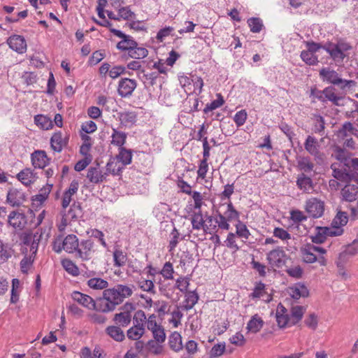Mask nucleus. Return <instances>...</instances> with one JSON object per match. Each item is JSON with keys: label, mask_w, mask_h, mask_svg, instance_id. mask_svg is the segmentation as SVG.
Masks as SVG:
<instances>
[{"label": "nucleus", "mask_w": 358, "mask_h": 358, "mask_svg": "<svg viewBox=\"0 0 358 358\" xmlns=\"http://www.w3.org/2000/svg\"><path fill=\"white\" fill-rule=\"evenodd\" d=\"M132 294V289L123 285L106 289L103 292V297L95 301L94 310L101 313L113 311L125 298L131 296Z\"/></svg>", "instance_id": "1"}, {"label": "nucleus", "mask_w": 358, "mask_h": 358, "mask_svg": "<svg viewBox=\"0 0 358 358\" xmlns=\"http://www.w3.org/2000/svg\"><path fill=\"white\" fill-rule=\"evenodd\" d=\"M319 75L324 82L338 87L341 91L351 88L355 83L354 80L343 79L336 71L329 67L320 69Z\"/></svg>", "instance_id": "2"}, {"label": "nucleus", "mask_w": 358, "mask_h": 358, "mask_svg": "<svg viewBox=\"0 0 358 358\" xmlns=\"http://www.w3.org/2000/svg\"><path fill=\"white\" fill-rule=\"evenodd\" d=\"M315 230V233L310 236V238L313 243L317 244L324 243L328 236H338L343 233V228L336 227H317Z\"/></svg>", "instance_id": "3"}, {"label": "nucleus", "mask_w": 358, "mask_h": 358, "mask_svg": "<svg viewBox=\"0 0 358 358\" xmlns=\"http://www.w3.org/2000/svg\"><path fill=\"white\" fill-rule=\"evenodd\" d=\"M336 89L333 86L325 87L323 90H318L315 87L310 90V96L317 98L321 101H325V99L332 102L335 106H339L338 101L342 99L335 93Z\"/></svg>", "instance_id": "4"}, {"label": "nucleus", "mask_w": 358, "mask_h": 358, "mask_svg": "<svg viewBox=\"0 0 358 358\" xmlns=\"http://www.w3.org/2000/svg\"><path fill=\"white\" fill-rule=\"evenodd\" d=\"M286 257L285 252L280 248L272 250L266 255V260L272 268H282L285 264Z\"/></svg>", "instance_id": "5"}, {"label": "nucleus", "mask_w": 358, "mask_h": 358, "mask_svg": "<svg viewBox=\"0 0 358 358\" xmlns=\"http://www.w3.org/2000/svg\"><path fill=\"white\" fill-rule=\"evenodd\" d=\"M306 211L313 218L322 217L324 211V203L315 197H312L306 201Z\"/></svg>", "instance_id": "6"}, {"label": "nucleus", "mask_w": 358, "mask_h": 358, "mask_svg": "<svg viewBox=\"0 0 358 358\" xmlns=\"http://www.w3.org/2000/svg\"><path fill=\"white\" fill-rule=\"evenodd\" d=\"M137 87V82L134 79L128 78H121L118 83L117 92L123 98L129 97Z\"/></svg>", "instance_id": "7"}, {"label": "nucleus", "mask_w": 358, "mask_h": 358, "mask_svg": "<svg viewBox=\"0 0 358 358\" xmlns=\"http://www.w3.org/2000/svg\"><path fill=\"white\" fill-rule=\"evenodd\" d=\"M8 222L15 230L21 231L26 227L27 220L24 213L13 210L8 215Z\"/></svg>", "instance_id": "8"}, {"label": "nucleus", "mask_w": 358, "mask_h": 358, "mask_svg": "<svg viewBox=\"0 0 358 358\" xmlns=\"http://www.w3.org/2000/svg\"><path fill=\"white\" fill-rule=\"evenodd\" d=\"M304 148L315 159L322 160L323 154L320 151V144L316 138L308 136L304 143Z\"/></svg>", "instance_id": "9"}, {"label": "nucleus", "mask_w": 358, "mask_h": 358, "mask_svg": "<svg viewBox=\"0 0 358 358\" xmlns=\"http://www.w3.org/2000/svg\"><path fill=\"white\" fill-rule=\"evenodd\" d=\"M301 252L302 259L306 263L312 264L317 261L322 266L327 264L326 259L323 256L317 257L316 254L313 251V249H311L308 244L306 245L305 248H301Z\"/></svg>", "instance_id": "10"}, {"label": "nucleus", "mask_w": 358, "mask_h": 358, "mask_svg": "<svg viewBox=\"0 0 358 358\" xmlns=\"http://www.w3.org/2000/svg\"><path fill=\"white\" fill-rule=\"evenodd\" d=\"M93 242L90 240L83 241L78 244L76 256L82 260H89L92 257Z\"/></svg>", "instance_id": "11"}, {"label": "nucleus", "mask_w": 358, "mask_h": 358, "mask_svg": "<svg viewBox=\"0 0 358 358\" xmlns=\"http://www.w3.org/2000/svg\"><path fill=\"white\" fill-rule=\"evenodd\" d=\"M250 297L252 299H262L266 303L270 302L273 299L272 295L268 293L266 285L262 282H259L255 285L252 292L250 294Z\"/></svg>", "instance_id": "12"}, {"label": "nucleus", "mask_w": 358, "mask_h": 358, "mask_svg": "<svg viewBox=\"0 0 358 358\" xmlns=\"http://www.w3.org/2000/svg\"><path fill=\"white\" fill-rule=\"evenodd\" d=\"M7 43L9 47L18 53H24L27 50V43L24 38L20 35L10 36Z\"/></svg>", "instance_id": "13"}, {"label": "nucleus", "mask_w": 358, "mask_h": 358, "mask_svg": "<svg viewBox=\"0 0 358 358\" xmlns=\"http://www.w3.org/2000/svg\"><path fill=\"white\" fill-rule=\"evenodd\" d=\"M31 159L36 169H44L49 164V159L44 150H35L31 155Z\"/></svg>", "instance_id": "14"}, {"label": "nucleus", "mask_w": 358, "mask_h": 358, "mask_svg": "<svg viewBox=\"0 0 358 358\" xmlns=\"http://www.w3.org/2000/svg\"><path fill=\"white\" fill-rule=\"evenodd\" d=\"M298 188L305 193H312L314 188L313 180L304 173L298 175L296 181Z\"/></svg>", "instance_id": "15"}, {"label": "nucleus", "mask_w": 358, "mask_h": 358, "mask_svg": "<svg viewBox=\"0 0 358 358\" xmlns=\"http://www.w3.org/2000/svg\"><path fill=\"white\" fill-rule=\"evenodd\" d=\"M323 49L329 54L334 62H342L347 56L345 53L341 51L336 43H327L324 45Z\"/></svg>", "instance_id": "16"}, {"label": "nucleus", "mask_w": 358, "mask_h": 358, "mask_svg": "<svg viewBox=\"0 0 358 358\" xmlns=\"http://www.w3.org/2000/svg\"><path fill=\"white\" fill-rule=\"evenodd\" d=\"M24 200L25 196L22 191L11 188L8 192L6 201L12 206H20Z\"/></svg>", "instance_id": "17"}, {"label": "nucleus", "mask_w": 358, "mask_h": 358, "mask_svg": "<svg viewBox=\"0 0 358 358\" xmlns=\"http://www.w3.org/2000/svg\"><path fill=\"white\" fill-rule=\"evenodd\" d=\"M72 299L88 308L89 310H94L95 306V301L89 295L83 294L80 292H73L71 294Z\"/></svg>", "instance_id": "18"}, {"label": "nucleus", "mask_w": 358, "mask_h": 358, "mask_svg": "<svg viewBox=\"0 0 358 358\" xmlns=\"http://www.w3.org/2000/svg\"><path fill=\"white\" fill-rule=\"evenodd\" d=\"M289 295L294 299H299L301 297H307L309 295V290L307 287L301 282L294 284L289 288Z\"/></svg>", "instance_id": "19"}, {"label": "nucleus", "mask_w": 358, "mask_h": 358, "mask_svg": "<svg viewBox=\"0 0 358 358\" xmlns=\"http://www.w3.org/2000/svg\"><path fill=\"white\" fill-rule=\"evenodd\" d=\"M108 176V173H103L97 167H90L87 171V178L92 183L102 182Z\"/></svg>", "instance_id": "20"}, {"label": "nucleus", "mask_w": 358, "mask_h": 358, "mask_svg": "<svg viewBox=\"0 0 358 358\" xmlns=\"http://www.w3.org/2000/svg\"><path fill=\"white\" fill-rule=\"evenodd\" d=\"M341 194L343 200L352 202L358 197V187L355 185H346L341 189Z\"/></svg>", "instance_id": "21"}, {"label": "nucleus", "mask_w": 358, "mask_h": 358, "mask_svg": "<svg viewBox=\"0 0 358 358\" xmlns=\"http://www.w3.org/2000/svg\"><path fill=\"white\" fill-rule=\"evenodd\" d=\"M66 144L67 140L62 137L61 131L55 132L50 138L51 148L55 152H60Z\"/></svg>", "instance_id": "22"}, {"label": "nucleus", "mask_w": 358, "mask_h": 358, "mask_svg": "<svg viewBox=\"0 0 358 358\" xmlns=\"http://www.w3.org/2000/svg\"><path fill=\"white\" fill-rule=\"evenodd\" d=\"M185 294V299L181 306V308L184 310H189L198 302L199 295L195 291H187Z\"/></svg>", "instance_id": "23"}, {"label": "nucleus", "mask_w": 358, "mask_h": 358, "mask_svg": "<svg viewBox=\"0 0 358 358\" xmlns=\"http://www.w3.org/2000/svg\"><path fill=\"white\" fill-rule=\"evenodd\" d=\"M131 312L125 310L120 313H116L114 315L113 320L117 327H126L131 323Z\"/></svg>", "instance_id": "24"}, {"label": "nucleus", "mask_w": 358, "mask_h": 358, "mask_svg": "<svg viewBox=\"0 0 358 358\" xmlns=\"http://www.w3.org/2000/svg\"><path fill=\"white\" fill-rule=\"evenodd\" d=\"M78 244V239L76 235L69 234L64 238V250L69 253L76 252Z\"/></svg>", "instance_id": "25"}, {"label": "nucleus", "mask_w": 358, "mask_h": 358, "mask_svg": "<svg viewBox=\"0 0 358 358\" xmlns=\"http://www.w3.org/2000/svg\"><path fill=\"white\" fill-rule=\"evenodd\" d=\"M106 333L117 342H122L125 338V334L120 327L112 325L106 329Z\"/></svg>", "instance_id": "26"}, {"label": "nucleus", "mask_w": 358, "mask_h": 358, "mask_svg": "<svg viewBox=\"0 0 358 358\" xmlns=\"http://www.w3.org/2000/svg\"><path fill=\"white\" fill-rule=\"evenodd\" d=\"M17 179L26 186L30 185L35 180V174L31 169H24L17 175Z\"/></svg>", "instance_id": "27"}, {"label": "nucleus", "mask_w": 358, "mask_h": 358, "mask_svg": "<svg viewBox=\"0 0 358 358\" xmlns=\"http://www.w3.org/2000/svg\"><path fill=\"white\" fill-rule=\"evenodd\" d=\"M116 158L117 160L124 167L131 163L132 152L129 149L121 147L119 148V153Z\"/></svg>", "instance_id": "28"}, {"label": "nucleus", "mask_w": 358, "mask_h": 358, "mask_svg": "<svg viewBox=\"0 0 358 358\" xmlns=\"http://www.w3.org/2000/svg\"><path fill=\"white\" fill-rule=\"evenodd\" d=\"M264 323L263 320L256 314L252 317L247 324V329L248 331L256 334L263 327Z\"/></svg>", "instance_id": "29"}, {"label": "nucleus", "mask_w": 358, "mask_h": 358, "mask_svg": "<svg viewBox=\"0 0 358 358\" xmlns=\"http://www.w3.org/2000/svg\"><path fill=\"white\" fill-rule=\"evenodd\" d=\"M106 171L105 173L113 176H120L122 172L124 166L117 159H111L106 164Z\"/></svg>", "instance_id": "30"}, {"label": "nucleus", "mask_w": 358, "mask_h": 358, "mask_svg": "<svg viewBox=\"0 0 358 358\" xmlns=\"http://www.w3.org/2000/svg\"><path fill=\"white\" fill-rule=\"evenodd\" d=\"M299 169L303 173H310L313 170L314 164L308 157H300L297 159Z\"/></svg>", "instance_id": "31"}, {"label": "nucleus", "mask_w": 358, "mask_h": 358, "mask_svg": "<svg viewBox=\"0 0 358 358\" xmlns=\"http://www.w3.org/2000/svg\"><path fill=\"white\" fill-rule=\"evenodd\" d=\"M87 285L94 290L104 289L108 286V281L101 278H92L87 280Z\"/></svg>", "instance_id": "32"}, {"label": "nucleus", "mask_w": 358, "mask_h": 358, "mask_svg": "<svg viewBox=\"0 0 358 358\" xmlns=\"http://www.w3.org/2000/svg\"><path fill=\"white\" fill-rule=\"evenodd\" d=\"M191 222L194 229L200 230L203 229L206 230L205 228L206 227V225L205 224L201 210H199L198 212L194 213L192 215Z\"/></svg>", "instance_id": "33"}, {"label": "nucleus", "mask_w": 358, "mask_h": 358, "mask_svg": "<svg viewBox=\"0 0 358 358\" xmlns=\"http://www.w3.org/2000/svg\"><path fill=\"white\" fill-rule=\"evenodd\" d=\"M145 327L132 326L127 331V336L129 340L138 341L145 334Z\"/></svg>", "instance_id": "34"}, {"label": "nucleus", "mask_w": 358, "mask_h": 358, "mask_svg": "<svg viewBox=\"0 0 358 358\" xmlns=\"http://www.w3.org/2000/svg\"><path fill=\"white\" fill-rule=\"evenodd\" d=\"M236 229L235 234L239 238H243V242L245 243L250 236V232L246 225L241 220H238L236 224Z\"/></svg>", "instance_id": "35"}, {"label": "nucleus", "mask_w": 358, "mask_h": 358, "mask_svg": "<svg viewBox=\"0 0 358 358\" xmlns=\"http://www.w3.org/2000/svg\"><path fill=\"white\" fill-rule=\"evenodd\" d=\"M325 121L322 116L315 115L314 118V123L313 126V131L315 134H319L321 136L324 134Z\"/></svg>", "instance_id": "36"}, {"label": "nucleus", "mask_w": 358, "mask_h": 358, "mask_svg": "<svg viewBox=\"0 0 358 358\" xmlns=\"http://www.w3.org/2000/svg\"><path fill=\"white\" fill-rule=\"evenodd\" d=\"M169 345L176 352L182 349V337L179 333L175 331L171 334L169 338Z\"/></svg>", "instance_id": "37"}, {"label": "nucleus", "mask_w": 358, "mask_h": 358, "mask_svg": "<svg viewBox=\"0 0 358 358\" xmlns=\"http://www.w3.org/2000/svg\"><path fill=\"white\" fill-rule=\"evenodd\" d=\"M148 55V50L146 48L138 45L128 52L129 57L138 60L146 57Z\"/></svg>", "instance_id": "38"}, {"label": "nucleus", "mask_w": 358, "mask_h": 358, "mask_svg": "<svg viewBox=\"0 0 358 358\" xmlns=\"http://www.w3.org/2000/svg\"><path fill=\"white\" fill-rule=\"evenodd\" d=\"M137 45V42L130 36H127V38L122 40L117 44V48L120 50H127L129 52L131 48Z\"/></svg>", "instance_id": "39"}, {"label": "nucleus", "mask_w": 358, "mask_h": 358, "mask_svg": "<svg viewBox=\"0 0 358 358\" xmlns=\"http://www.w3.org/2000/svg\"><path fill=\"white\" fill-rule=\"evenodd\" d=\"M62 265L66 272L73 276L79 275L80 271L78 266L70 259H64L62 260Z\"/></svg>", "instance_id": "40"}, {"label": "nucleus", "mask_w": 358, "mask_h": 358, "mask_svg": "<svg viewBox=\"0 0 358 358\" xmlns=\"http://www.w3.org/2000/svg\"><path fill=\"white\" fill-rule=\"evenodd\" d=\"M126 138H127V134L124 132L118 131L116 129H113V133L112 134V141H111L112 144L121 148L125 143Z\"/></svg>", "instance_id": "41"}, {"label": "nucleus", "mask_w": 358, "mask_h": 358, "mask_svg": "<svg viewBox=\"0 0 358 358\" xmlns=\"http://www.w3.org/2000/svg\"><path fill=\"white\" fill-rule=\"evenodd\" d=\"M301 59L309 66H314L318 63V59L315 54L308 50H303L300 55Z\"/></svg>", "instance_id": "42"}, {"label": "nucleus", "mask_w": 358, "mask_h": 358, "mask_svg": "<svg viewBox=\"0 0 358 358\" xmlns=\"http://www.w3.org/2000/svg\"><path fill=\"white\" fill-rule=\"evenodd\" d=\"M348 217L345 212H338L331 222V227H341L348 223Z\"/></svg>", "instance_id": "43"}, {"label": "nucleus", "mask_w": 358, "mask_h": 358, "mask_svg": "<svg viewBox=\"0 0 358 358\" xmlns=\"http://www.w3.org/2000/svg\"><path fill=\"white\" fill-rule=\"evenodd\" d=\"M286 273L289 277L300 279L303 275V269L300 265H292L286 269Z\"/></svg>", "instance_id": "44"}, {"label": "nucleus", "mask_w": 358, "mask_h": 358, "mask_svg": "<svg viewBox=\"0 0 358 358\" xmlns=\"http://www.w3.org/2000/svg\"><path fill=\"white\" fill-rule=\"evenodd\" d=\"M52 186V185H48L47 186L41 188L39 193L34 196L33 201L39 202L40 204L43 203L47 199L51 191Z\"/></svg>", "instance_id": "45"}, {"label": "nucleus", "mask_w": 358, "mask_h": 358, "mask_svg": "<svg viewBox=\"0 0 358 358\" xmlns=\"http://www.w3.org/2000/svg\"><path fill=\"white\" fill-rule=\"evenodd\" d=\"M224 215L227 217L228 221L239 220L240 213L234 207L232 203L229 201L227 203V209L225 211Z\"/></svg>", "instance_id": "46"}, {"label": "nucleus", "mask_w": 358, "mask_h": 358, "mask_svg": "<svg viewBox=\"0 0 358 358\" xmlns=\"http://www.w3.org/2000/svg\"><path fill=\"white\" fill-rule=\"evenodd\" d=\"M113 259L115 266L121 267L125 265L127 256L122 250L116 249L113 252Z\"/></svg>", "instance_id": "47"}, {"label": "nucleus", "mask_w": 358, "mask_h": 358, "mask_svg": "<svg viewBox=\"0 0 358 358\" xmlns=\"http://www.w3.org/2000/svg\"><path fill=\"white\" fill-rule=\"evenodd\" d=\"M173 266L170 262H166L162 269L159 271V274H161L165 280H172L173 278Z\"/></svg>", "instance_id": "48"}, {"label": "nucleus", "mask_w": 358, "mask_h": 358, "mask_svg": "<svg viewBox=\"0 0 358 358\" xmlns=\"http://www.w3.org/2000/svg\"><path fill=\"white\" fill-rule=\"evenodd\" d=\"M217 99L216 100L213 101L211 103L207 104L203 109V112L205 113H208L210 111L215 110L216 108L222 106L224 103V99L220 94H217Z\"/></svg>", "instance_id": "49"}, {"label": "nucleus", "mask_w": 358, "mask_h": 358, "mask_svg": "<svg viewBox=\"0 0 358 358\" xmlns=\"http://www.w3.org/2000/svg\"><path fill=\"white\" fill-rule=\"evenodd\" d=\"M145 320L146 316L144 311L138 310L135 313L133 317V326L145 327Z\"/></svg>", "instance_id": "50"}, {"label": "nucleus", "mask_w": 358, "mask_h": 358, "mask_svg": "<svg viewBox=\"0 0 358 358\" xmlns=\"http://www.w3.org/2000/svg\"><path fill=\"white\" fill-rule=\"evenodd\" d=\"M248 24L250 31L253 33H259L263 27V23L261 19L258 17H252L248 20Z\"/></svg>", "instance_id": "51"}, {"label": "nucleus", "mask_w": 358, "mask_h": 358, "mask_svg": "<svg viewBox=\"0 0 358 358\" xmlns=\"http://www.w3.org/2000/svg\"><path fill=\"white\" fill-rule=\"evenodd\" d=\"M304 311L305 309L303 306H296L292 308L291 314L292 317L293 324H295L301 320Z\"/></svg>", "instance_id": "52"}, {"label": "nucleus", "mask_w": 358, "mask_h": 358, "mask_svg": "<svg viewBox=\"0 0 358 358\" xmlns=\"http://www.w3.org/2000/svg\"><path fill=\"white\" fill-rule=\"evenodd\" d=\"M225 244L228 248L233 250L234 252L240 249V247L236 243V234L234 233L230 232L228 234Z\"/></svg>", "instance_id": "53"}, {"label": "nucleus", "mask_w": 358, "mask_h": 358, "mask_svg": "<svg viewBox=\"0 0 358 358\" xmlns=\"http://www.w3.org/2000/svg\"><path fill=\"white\" fill-rule=\"evenodd\" d=\"M189 285V280L185 277H180L176 281L175 287L178 289L181 292H187L188 286Z\"/></svg>", "instance_id": "54"}, {"label": "nucleus", "mask_w": 358, "mask_h": 358, "mask_svg": "<svg viewBox=\"0 0 358 358\" xmlns=\"http://www.w3.org/2000/svg\"><path fill=\"white\" fill-rule=\"evenodd\" d=\"M34 122L37 125H40L41 128L48 129L51 124V121L46 116L43 115H37L34 117Z\"/></svg>", "instance_id": "55"}, {"label": "nucleus", "mask_w": 358, "mask_h": 358, "mask_svg": "<svg viewBox=\"0 0 358 358\" xmlns=\"http://www.w3.org/2000/svg\"><path fill=\"white\" fill-rule=\"evenodd\" d=\"M138 284L139 287L142 290H143L145 292H148L155 293V290H154L155 286H154V283H153L152 280L142 279L138 281Z\"/></svg>", "instance_id": "56"}, {"label": "nucleus", "mask_w": 358, "mask_h": 358, "mask_svg": "<svg viewBox=\"0 0 358 358\" xmlns=\"http://www.w3.org/2000/svg\"><path fill=\"white\" fill-rule=\"evenodd\" d=\"M179 240H180V233L176 229V228H174L173 229L172 232L171 233V240L169 241V245L170 252L174 250V249L176 248V247L177 246V245L179 242Z\"/></svg>", "instance_id": "57"}, {"label": "nucleus", "mask_w": 358, "mask_h": 358, "mask_svg": "<svg viewBox=\"0 0 358 358\" xmlns=\"http://www.w3.org/2000/svg\"><path fill=\"white\" fill-rule=\"evenodd\" d=\"M225 350V345L224 343H220L215 345L210 350V357L216 358L221 356Z\"/></svg>", "instance_id": "58"}, {"label": "nucleus", "mask_w": 358, "mask_h": 358, "mask_svg": "<svg viewBox=\"0 0 358 358\" xmlns=\"http://www.w3.org/2000/svg\"><path fill=\"white\" fill-rule=\"evenodd\" d=\"M38 233L35 234H25L23 236V243L25 245H29L31 243V248H34V245H38L39 238H37Z\"/></svg>", "instance_id": "59"}, {"label": "nucleus", "mask_w": 358, "mask_h": 358, "mask_svg": "<svg viewBox=\"0 0 358 358\" xmlns=\"http://www.w3.org/2000/svg\"><path fill=\"white\" fill-rule=\"evenodd\" d=\"M247 116L248 115L246 111L245 110H241L235 114L234 121L238 127H241L245 124Z\"/></svg>", "instance_id": "60"}, {"label": "nucleus", "mask_w": 358, "mask_h": 358, "mask_svg": "<svg viewBox=\"0 0 358 358\" xmlns=\"http://www.w3.org/2000/svg\"><path fill=\"white\" fill-rule=\"evenodd\" d=\"M228 222V220L224 215L221 214L220 213H217V215L215 217V222L217 224L219 228L228 230L229 229V224Z\"/></svg>", "instance_id": "61"}, {"label": "nucleus", "mask_w": 358, "mask_h": 358, "mask_svg": "<svg viewBox=\"0 0 358 358\" xmlns=\"http://www.w3.org/2000/svg\"><path fill=\"white\" fill-rule=\"evenodd\" d=\"M155 341L158 343H162L165 341L166 334L164 328L161 326L156 330L152 331Z\"/></svg>", "instance_id": "62"}, {"label": "nucleus", "mask_w": 358, "mask_h": 358, "mask_svg": "<svg viewBox=\"0 0 358 358\" xmlns=\"http://www.w3.org/2000/svg\"><path fill=\"white\" fill-rule=\"evenodd\" d=\"M273 235L282 241H286L291 238V235L285 229L280 227H275L274 229Z\"/></svg>", "instance_id": "63"}, {"label": "nucleus", "mask_w": 358, "mask_h": 358, "mask_svg": "<svg viewBox=\"0 0 358 358\" xmlns=\"http://www.w3.org/2000/svg\"><path fill=\"white\" fill-rule=\"evenodd\" d=\"M344 251L350 257L356 255L358 252V240L356 239L351 244L347 245Z\"/></svg>", "instance_id": "64"}]
</instances>
